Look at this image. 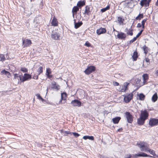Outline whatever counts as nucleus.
Returning a JSON list of instances; mask_svg holds the SVG:
<instances>
[{"label":"nucleus","instance_id":"obj_1","mask_svg":"<svg viewBox=\"0 0 158 158\" xmlns=\"http://www.w3.org/2000/svg\"><path fill=\"white\" fill-rule=\"evenodd\" d=\"M137 145L140 148L141 151H144L145 152H148L153 156L158 157V155H156V154L155 151L149 148V144L147 142H140L137 143Z\"/></svg>","mask_w":158,"mask_h":158},{"label":"nucleus","instance_id":"obj_2","mask_svg":"<svg viewBox=\"0 0 158 158\" xmlns=\"http://www.w3.org/2000/svg\"><path fill=\"white\" fill-rule=\"evenodd\" d=\"M148 116L149 113L147 110L141 111L139 118L137 119L138 124L140 126L143 125Z\"/></svg>","mask_w":158,"mask_h":158},{"label":"nucleus","instance_id":"obj_3","mask_svg":"<svg viewBox=\"0 0 158 158\" xmlns=\"http://www.w3.org/2000/svg\"><path fill=\"white\" fill-rule=\"evenodd\" d=\"M93 7L90 5H87L85 8L83 14L85 15L89 16L91 14Z\"/></svg>","mask_w":158,"mask_h":158},{"label":"nucleus","instance_id":"obj_4","mask_svg":"<svg viewBox=\"0 0 158 158\" xmlns=\"http://www.w3.org/2000/svg\"><path fill=\"white\" fill-rule=\"evenodd\" d=\"M96 67L94 66H88L84 71V73L86 75H89L96 70Z\"/></svg>","mask_w":158,"mask_h":158},{"label":"nucleus","instance_id":"obj_5","mask_svg":"<svg viewBox=\"0 0 158 158\" xmlns=\"http://www.w3.org/2000/svg\"><path fill=\"white\" fill-rule=\"evenodd\" d=\"M133 94L132 93L127 94L124 96V101L126 103L129 102L133 99Z\"/></svg>","mask_w":158,"mask_h":158},{"label":"nucleus","instance_id":"obj_6","mask_svg":"<svg viewBox=\"0 0 158 158\" xmlns=\"http://www.w3.org/2000/svg\"><path fill=\"white\" fill-rule=\"evenodd\" d=\"M67 97V94L65 92L61 93V99L59 102V104H62L66 102Z\"/></svg>","mask_w":158,"mask_h":158},{"label":"nucleus","instance_id":"obj_7","mask_svg":"<svg viewBox=\"0 0 158 158\" xmlns=\"http://www.w3.org/2000/svg\"><path fill=\"white\" fill-rule=\"evenodd\" d=\"M149 125L151 127L158 125V119L151 118L149 120Z\"/></svg>","mask_w":158,"mask_h":158},{"label":"nucleus","instance_id":"obj_8","mask_svg":"<svg viewBox=\"0 0 158 158\" xmlns=\"http://www.w3.org/2000/svg\"><path fill=\"white\" fill-rule=\"evenodd\" d=\"M129 85V83L128 82H124L123 85L120 86L119 91L120 92H125L128 89V86Z\"/></svg>","mask_w":158,"mask_h":158},{"label":"nucleus","instance_id":"obj_9","mask_svg":"<svg viewBox=\"0 0 158 158\" xmlns=\"http://www.w3.org/2000/svg\"><path fill=\"white\" fill-rule=\"evenodd\" d=\"M128 123H131L133 121L134 117L129 112H126L125 113Z\"/></svg>","mask_w":158,"mask_h":158},{"label":"nucleus","instance_id":"obj_10","mask_svg":"<svg viewBox=\"0 0 158 158\" xmlns=\"http://www.w3.org/2000/svg\"><path fill=\"white\" fill-rule=\"evenodd\" d=\"M22 41L23 48L29 47L31 45L32 43L31 41L30 40L28 39H23Z\"/></svg>","mask_w":158,"mask_h":158},{"label":"nucleus","instance_id":"obj_11","mask_svg":"<svg viewBox=\"0 0 158 158\" xmlns=\"http://www.w3.org/2000/svg\"><path fill=\"white\" fill-rule=\"evenodd\" d=\"M19 77L20 81L23 82L27 81L29 79H31V76L28 74L25 73L23 76L22 77L19 76Z\"/></svg>","mask_w":158,"mask_h":158},{"label":"nucleus","instance_id":"obj_12","mask_svg":"<svg viewBox=\"0 0 158 158\" xmlns=\"http://www.w3.org/2000/svg\"><path fill=\"white\" fill-rule=\"evenodd\" d=\"M151 1V0H142L140 2V4L142 7L144 6L146 7H148Z\"/></svg>","mask_w":158,"mask_h":158},{"label":"nucleus","instance_id":"obj_13","mask_svg":"<svg viewBox=\"0 0 158 158\" xmlns=\"http://www.w3.org/2000/svg\"><path fill=\"white\" fill-rule=\"evenodd\" d=\"M71 104L75 107H80L81 106V102L77 99L72 100L71 102Z\"/></svg>","mask_w":158,"mask_h":158},{"label":"nucleus","instance_id":"obj_14","mask_svg":"<svg viewBox=\"0 0 158 158\" xmlns=\"http://www.w3.org/2000/svg\"><path fill=\"white\" fill-rule=\"evenodd\" d=\"M117 37L119 40H125L127 37L126 35L124 33L122 32H118L117 34Z\"/></svg>","mask_w":158,"mask_h":158},{"label":"nucleus","instance_id":"obj_15","mask_svg":"<svg viewBox=\"0 0 158 158\" xmlns=\"http://www.w3.org/2000/svg\"><path fill=\"white\" fill-rule=\"evenodd\" d=\"M79 9L80 8L77 6H74L73 7L72 12L73 18H74L75 15L77 14V12L79 10Z\"/></svg>","mask_w":158,"mask_h":158},{"label":"nucleus","instance_id":"obj_16","mask_svg":"<svg viewBox=\"0 0 158 158\" xmlns=\"http://www.w3.org/2000/svg\"><path fill=\"white\" fill-rule=\"evenodd\" d=\"M85 0H80L77 3V6L81 9V8L85 5Z\"/></svg>","mask_w":158,"mask_h":158},{"label":"nucleus","instance_id":"obj_17","mask_svg":"<svg viewBox=\"0 0 158 158\" xmlns=\"http://www.w3.org/2000/svg\"><path fill=\"white\" fill-rule=\"evenodd\" d=\"M106 30L105 28L101 27L100 28L98 29L96 31V33L98 35H100L106 33Z\"/></svg>","mask_w":158,"mask_h":158},{"label":"nucleus","instance_id":"obj_18","mask_svg":"<svg viewBox=\"0 0 158 158\" xmlns=\"http://www.w3.org/2000/svg\"><path fill=\"white\" fill-rule=\"evenodd\" d=\"M135 85L136 86L140 87L144 85V82H142L140 79L137 78L136 80Z\"/></svg>","mask_w":158,"mask_h":158},{"label":"nucleus","instance_id":"obj_19","mask_svg":"<svg viewBox=\"0 0 158 158\" xmlns=\"http://www.w3.org/2000/svg\"><path fill=\"white\" fill-rule=\"evenodd\" d=\"M51 24L52 26L54 27H56L58 26V22L55 16H54L51 22Z\"/></svg>","mask_w":158,"mask_h":158},{"label":"nucleus","instance_id":"obj_20","mask_svg":"<svg viewBox=\"0 0 158 158\" xmlns=\"http://www.w3.org/2000/svg\"><path fill=\"white\" fill-rule=\"evenodd\" d=\"M139 55L138 53L136 50L133 52L132 56V60L134 61H136Z\"/></svg>","mask_w":158,"mask_h":158},{"label":"nucleus","instance_id":"obj_21","mask_svg":"<svg viewBox=\"0 0 158 158\" xmlns=\"http://www.w3.org/2000/svg\"><path fill=\"white\" fill-rule=\"evenodd\" d=\"M52 38L55 40H58L60 39V34L56 32L52 34L51 35Z\"/></svg>","mask_w":158,"mask_h":158},{"label":"nucleus","instance_id":"obj_22","mask_svg":"<svg viewBox=\"0 0 158 158\" xmlns=\"http://www.w3.org/2000/svg\"><path fill=\"white\" fill-rule=\"evenodd\" d=\"M133 30L131 28L129 29L127 28L125 29V31L128 35L132 36L133 35Z\"/></svg>","mask_w":158,"mask_h":158},{"label":"nucleus","instance_id":"obj_23","mask_svg":"<svg viewBox=\"0 0 158 158\" xmlns=\"http://www.w3.org/2000/svg\"><path fill=\"white\" fill-rule=\"evenodd\" d=\"M139 156H142V157H153V156L148 155L145 153L144 152H141L140 153H139L137 154H136L135 155V157H137Z\"/></svg>","mask_w":158,"mask_h":158},{"label":"nucleus","instance_id":"obj_24","mask_svg":"<svg viewBox=\"0 0 158 158\" xmlns=\"http://www.w3.org/2000/svg\"><path fill=\"white\" fill-rule=\"evenodd\" d=\"M73 20L75 28L76 29L78 28L81 25H82L83 24V23L81 21L78 23H77L76 19H74Z\"/></svg>","mask_w":158,"mask_h":158},{"label":"nucleus","instance_id":"obj_25","mask_svg":"<svg viewBox=\"0 0 158 158\" xmlns=\"http://www.w3.org/2000/svg\"><path fill=\"white\" fill-rule=\"evenodd\" d=\"M52 88L56 90H58L60 89V86L59 85L56 84V82L54 81L52 83Z\"/></svg>","mask_w":158,"mask_h":158},{"label":"nucleus","instance_id":"obj_26","mask_svg":"<svg viewBox=\"0 0 158 158\" xmlns=\"http://www.w3.org/2000/svg\"><path fill=\"white\" fill-rule=\"evenodd\" d=\"M142 49L144 52V53L145 55H146L148 51L150 50V49L147 47L146 45H144L142 48Z\"/></svg>","mask_w":158,"mask_h":158},{"label":"nucleus","instance_id":"obj_27","mask_svg":"<svg viewBox=\"0 0 158 158\" xmlns=\"http://www.w3.org/2000/svg\"><path fill=\"white\" fill-rule=\"evenodd\" d=\"M121 119V118L120 117H116L114 118H113L112 119V121L114 123L116 124H118L119 123Z\"/></svg>","mask_w":158,"mask_h":158},{"label":"nucleus","instance_id":"obj_28","mask_svg":"<svg viewBox=\"0 0 158 158\" xmlns=\"http://www.w3.org/2000/svg\"><path fill=\"white\" fill-rule=\"evenodd\" d=\"M124 21V19L123 18L121 17H118L117 21L120 24L123 25Z\"/></svg>","mask_w":158,"mask_h":158},{"label":"nucleus","instance_id":"obj_29","mask_svg":"<svg viewBox=\"0 0 158 158\" xmlns=\"http://www.w3.org/2000/svg\"><path fill=\"white\" fill-rule=\"evenodd\" d=\"M143 82H144V84H145V83L147 82V81L148 80V76L147 74H143Z\"/></svg>","mask_w":158,"mask_h":158},{"label":"nucleus","instance_id":"obj_30","mask_svg":"<svg viewBox=\"0 0 158 158\" xmlns=\"http://www.w3.org/2000/svg\"><path fill=\"white\" fill-rule=\"evenodd\" d=\"M83 138L85 140H86L88 139L92 140H94V137L92 136H84L83 137Z\"/></svg>","mask_w":158,"mask_h":158},{"label":"nucleus","instance_id":"obj_31","mask_svg":"<svg viewBox=\"0 0 158 158\" xmlns=\"http://www.w3.org/2000/svg\"><path fill=\"white\" fill-rule=\"evenodd\" d=\"M158 99V96L157 93H155L152 96V100L153 102H156Z\"/></svg>","mask_w":158,"mask_h":158},{"label":"nucleus","instance_id":"obj_32","mask_svg":"<svg viewBox=\"0 0 158 158\" xmlns=\"http://www.w3.org/2000/svg\"><path fill=\"white\" fill-rule=\"evenodd\" d=\"M1 73L2 75H7L8 76H10L11 75L10 73L6 70L5 69L3 70L2 71Z\"/></svg>","mask_w":158,"mask_h":158},{"label":"nucleus","instance_id":"obj_33","mask_svg":"<svg viewBox=\"0 0 158 158\" xmlns=\"http://www.w3.org/2000/svg\"><path fill=\"white\" fill-rule=\"evenodd\" d=\"M138 95L139 97V99L141 101H143L145 99V96L142 93L138 94Z\"/></svg>","mask_w":158,"mask_h":158},{"label":"nucleus","instance_id":"obj_34","mask_svg":"<svg viewBox=\"0 0 158 158\" xmlns=\"http://www.w3.org/2000/svg\"><path fill=\"white\" fill-rule=\"evenodd\" d=\"M110 7V5L109 4L108 6L105 8H103L101 10V11L102 12H104L106 11L109 10Z\"/></svg>","mask_w":158,"mask_h":158},{"label":"nucleus","instance_id":"obj_35","mask_svg":"<svg viewBox=\"0 0 158 158\" xmlns=\"http://www.w3.org/2000/svg\"><path fill=\"white\" fill-rule=\"evenodd\" d=\"M143 13L139 14L137 16L135 19L136 20H140L141 19H143Z\"/></svg>","mask_w":158,"mask_h":158},{"label":"nucleus","instance_id":"obj_36","mask_svg":"<svg viewBox=\"0 0 158 158\" xmlns=\"http://www.w3.org/2000/svg\"><path fill=\"white\" fill-rule=\"evenodd\" d=\"M147 20V19H143L141 22V24L142 26V28H143V29L145 27V24Z\"/></svg>","mask_w":158,"mask_h":158},{"label":"nucleus","instance_id":"obj_37","mask_svg":"<svg viewBox=\"0 0 158 158\" xmlns=\"http://www.w3.org/2000/svg\"><path fill=\"white\" fill-rule=\"evenodd\" d=\"M43 68L41 66H40L38 68V69L37 71V72L38 73V75H39L41 73H42L43 72Z\"/></svg>","mask_w":158,"mask_h":158},{"label":"nucleus","instance_id":"obj_38","mask_svg":"<svg viewBox=\"0 0 158 158\" xmlns=\"http://www.w3.org/2000/svg\"><path fill=\"white\" fill-rule=\"evenodd\" d=\"M6 60V58L4 55L0 54V61L3 62Z\"/></svg>","mask_w":158,"mask_h":158},{"label":"nucleus","instance_id":"obj_39","mask_svg":"<svg viewBox=\"0 0 158 158\" xmlns=\"http://www.w3.org/2000/svg\"><path fill=\"white\" fill-rule=\"evenodd\" d=\"M52 73V71L51 70V69L49 68H47L46 69V75H48L51 74Z\"/></svg>","mask_w":158,"mask_h":158},{"label":"nucleus","instance_id":"obj_40","mask_svg":"<svg viewBox=\"0 0 158 158\" xmlns=\"http://www.w3.org/2000/svg\"><path fill=\"white\" fill-rule=\"evenodd\" d=\"M20 70L21 71L24 73L27 72L28 70L25 67H22L21 68Z\"/></svg>","mask_w":158,"mask_h":158},{"label":"nucleus","instance_id":"obj_41","mask_svg":"<svg viewBox=\"0 0 158 158\" xmlns=\"http://www.w3.org/2000/svg\"><path fill=\"white\" fill-rule=\"evenodd\" d=\"M36 96L40 100H41L42 101H44V99L42 98L40 95V94H36Z\"/></svg>","mask_w":158,"mask_h":158},{"label":"nucleus","instance_id":"obj_42","mask_svg":"<svg viewBox=\"0 0 158 158\" xmlns=\"http://www.w3.org/2000/svg\"><path fill=\"white\" fill-rule=\"evenodd\" d=\"M145 60L146 62L147 63V65H149L150 62V59L148 57H145Z\"/></svg>","mask_w":158,"mask_h":158},{"label":"nucleus","instance_id":"obj_43","mask_svg":"<svg viewBox=\"0 0 158 158\" xmlns=\"http://www.w3.org/2000/svg\"><path fill=\"white\" fill-rule=\"evenodd\" d=\"M143 31V29H142L140 32L137 35L136 37L137 38L139 37L142 34V32Z\"/></svg>","mask_w":158,"mask_h":158},{"label":"nucleus","instance_id":"obj_44","mask_svg":"<svg viewBox=\"0 0 158 158\" xmlns=\"http://www.w3.org/2000/svg\"><path fill=\"white\" fill-rule=\"evenodd\" d=\"M85 46L87 47H89L91 46V44L88 41H86L84 45Z\"/></svg>","mask_w":158,"mask_h":158},{"label":"nucleus","instance_id":"obj_45","mask_svg":"<svg viewBox=\"0 0 158 158\" xmlns=\"http://www.w3.org/2000/svg\"><path fill=\"white\" fill-rule=\"evenodd\" d=\"M134 3V1H133V0H130L128 2L127 4L129 6H130L131 4H133ZM133 5L134 6V5Z\"/></svg>","mask_w":158,"mask_h":158},{"label":"nucleus","instance_id":"obj_46","mask_svg":"<svg viewBox=\"0 0 158 158\" xmlns=\"http://www.w3.org/2000/svg\"><path fill=\"white\" fill-rule=\"evenodd\" d=\"M113 84L114 86H117L119 85V83L116 81H113Z\"/></svg>","mask_w":158,"mask_h":158},{"label":"nucleus","instance_id":"obj_47","mask_svg":"<svg viewBox=\"0 0 158 158\" xmlns=\"http://www.w3.org/2000/svg\"><path fill=\"white\" fill-rule=\"evenodd\" d=\"M137 39V38L136 37H134L130 41V43H132L134 42Z\"/></svg>","mask_w":158,"mask_h":158},{"label":"nucleus","instance_id":"obj_48","mask_svg":"<svg viewBox=\"0 0 158 158\" xmlns=\"http://www.w3.org/2000/svg\"><path fill=\"white\" fill-rule=\"evenodd\" d=\"M72 134L74 136H75L76 137H78L80 135L78 133L76 132H72Z\"/></svg>","mask_w":158,"mask_h":158},{"label":"nucleus","instance_id":"obj_49","mask_svg":"<svg viewBox=\"0 0 158 158\" xmlns=\"http://www.w3.org/2000/svg\"><path fill=\"white\" fill-rule=\"evenodd\" d=\"M131 154H127L125 155V158H131Z\"/></svg>","mask_w":158,"mask_h":158},{"label":"nucleus","instance_id":"obj_50","mask_svg":"<svg viewBox=\"0 0 158 158\" xmlns=\"http://www.w3.org/2000/svg\"><path fill=\"white\" fill-rule=\"evenodd\" d=\"M141 27H142L141 24L140 23H138L137 25V27L138 28H140Z\"/></svg>","mask_w":158,"mask_h":158},{"label":"nucleus","instance_id":"obj_51","mask_svg":"<svg viewBox=\"0 0 158 158\" xmlns=\"http://www.w3.org/2000/svg\"><path fill=\"white\" fill-rule=\"evenodd\" d=\"M47 77L50 79H51L53 77L52 75H50V74L47 75Z\"/></svg>","mask_w":158,"mask_h":158},{"label":"nucleus","instance_id":"obj_52","mask_svg":"<svg viewBox=\"0 0 158 158\" xmlns=\"http://www.w3.org/2000/svg\"><path fill=\"white\" fill-rule=\"evenodd\" d=\"M123 131V129L122 127L118 129L117 131V132H121Z\"/></svg>","mask_w":158,"mask_h":158},{"label":"nucleus","instance_id":"obj_53","mask_svg":"<svg viewBox=\"0 0 158 158\" xmlns=\"http://www.w3.org/2000/svg\"><path fill=\"white\" fill-rule=\"evenodd\" d=\"M18 77V74L17 73H15L14 74V77L15 79L16 78Z\"/></svg>","mask_w":158,"mask_h":158},{"label":"nucleus","instance_id":"obj_54","mask_svg":"<svg viewBox=\"0 0 158 158\" xmlns=\"http://www.w3.org/2000/svg\"><path fill=\"white\" fill-rule=\"evenodd\" d=\"M64 133L65 134H71V133L70 131H65L64 132Z\"/></svg>","mask_w":158,"mask_h":158},{"label":"nucleus","instance_id":"obj_55","mask_svg":"<svg viewBox=\"0 0 158 158\" xmlns=\"http://www.w3.org/2000/svg\"><path fill=\"white\" fill-rule=\"evenodd\" d=\"M155 74L156 76H158V69L156 72Z\"/></svg>","mask_w":158,"mask_h":158},{"label":"nucleus","instance_id":"obj_56","mask_svg":"<svg viewBox=\"0 0 158 158\" xmlns=\"http://www.w3.org/2000/svg\"><path fill=\"white\" fill-rule=\"evenodd\" d=\"M156 6H158V0H157V1L156 3Z\"/></svg>","mask_w":158,"mask_h":158},{"label":"nucleus","instance_id":"obj_57","mask_svg":"<svg viewBox=\"0 0 158 158\" xmlns=\"http://www.w3.org/2000/svg\"><path fill=\"white\" fill-rule=\"evenodd\" d=\"M34 78L35 79H38V76H36L35 77V78L34 77Z\"/></svg>","mask_w":158,"mask_h":158},{"label":"nucleus","instance_id":"obj_58","mask_svg":"<svg viewBox=\"0 0 158 158\" xmlns=\"http://www.w3.org/2000/svg\"><path fill=\"white\" fill-rule=\"evenodd\" d=\"M113 31H116L117 32H119V31H116V30H115L114 28Z\"/></svg>","mask_w":158,"mask_h":158},{"label":"nucleus","instance_id":"obj_59","mask_svg":"<svg viewBox=\"0 0 158 158\" xmlns=\"http://www.w3.org/2000/svg\"><path fill=\"white\" fill-rule=\"evenodd\" d=\"M153 19H154V18H155L154 16V17H153Z\"/></svg>","mask_w":158,"mask_h":158},{"label":"nucleus","instance_id":"obj_60","mask_svg":"<svg viewBox=\"0 0 158 158\" xmlns=\"http://www.w3.org/2000/svg\"><path fill=\"white\" fill-rule=\"evenodd\" d=\"M31 1L32 0H31Z\"/></svg>","mask_w":158,"mask_h":158}]
</instances>
